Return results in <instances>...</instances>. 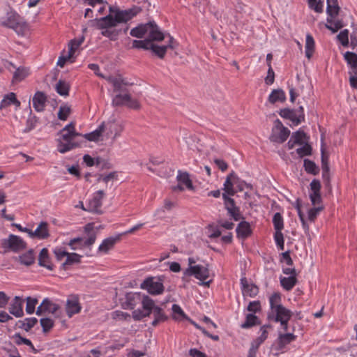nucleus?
Instances as JSON below:
<instances>
[{"label":"nucleus","mask_w":357,"mask_h":357,"mask_svg":"<svg viewBox=\"0 0 357 357\" xmlns=\"http://www.w3.org/2000/svg\"><path fill=\"white\" fill-rule=\"evenodd\" d=\"M109 14L105 17L96 18V27L102 30L101 34L111 40L118 38L121 29H116L119 24L126 23L142 11L139 7L135 6L127 10H120L116 7L109 6Z\"/></svg>","instance_id":"f257e3e1"},{"label":"nucleus","mask_w":357,"mask_h":357,"mask_svg":"<svg viewBox=\"0 0 357 357\" xmlns=\"http://www.w3.org/2000/svg\"><path fill=\"white\" fill-rule=\"evenodd\" d=\"M61 139L59 140L58 151L64 153L77 147H79L82 141L77 139L78 137L82 136L75 131V124L71 122L66 125L59 132Z\"/></svg>","instance_id":"f03ea898"},{"label":"nucleus","mask_w":357,"mask_h":357,"mask_svg":"<svg viewBox=\"0 0 357 357\" xmlns=\"http://www.w3.org/2000/svg\"><path fill=\"white\" fill-rule=\"evenodd\" d=\"M130 36L137 38H142L145 36L151 38L152 40H165V34L163 33L155 22H149L146 24H141L132 29Z\"/></svg>","instance_id":"7ed1b4c3"},{"label":"nucleus","mask_w":357,"mask_h":357,"mask_svg":"<svg viewBox=\"0 0 357 357\" xmlns=\"http://www.w3.org/2000/svg\"><path fill=\"white\" fill-rule=\"evenodd\" d=\"M1 24L13 29L19 35H23L27 29L26 22L15 12L8 13L6 19L1 21Z\"/></svg>","instance_id":"20e7f679"},{"label":"nucleus","mask_w":357,"mask_h":357,"mask_svg":"<svg viewBox=\"0 0 357 357\" xmlns=\"http://www.w3.org/2000/svg\"><path fill=\"white\" fill-rule=\"evenodd\" d=\"M100 125L103 131V136L107 139H111L112 144L114 142L117 137L121 136L124 130L123 123L115 120L102 122Z\"/></svg>","instance_id":"39448f33"},{"label":"nucleus","mask_w":357,"mask_h":357,"mask_svg":"<svg viewBox=\"0 0 357 357\" xmlns=\"http://www.w3.org/2000/svg\"><path fill=\"white\" fill-rule=\"evenodd\" d=\"M1 247L5 249V252L9 250L18 252L26 248V243L20 236L10 234L8 238L1 240Z\"/></svg>","instance_id":"423d86ee"},{"label":"nucleus","mask_w":357,"mask_h":357,"mask_svg":"<svg viewBox=\"0 0 357 357\" xmlns=\"http://www.w3.org/2000/svg\"><path fill=\"white\" fill-rule=\"evenodd\" d=\"M112 105L116 107L126 105L128 108L133 109H139L140 108V104L138 100L132 98L128 91L116 94L112 99Z\"/></svg>","instance_id":"0eeeda50"},{"label":"nucleus","mask_w":357,"mask_h":357,"mask_svg":"<svg viewBox=\"0 0 357 357\" xmlns=\"http://www.w3.org/2000/svg\"><path fill=\"white\" fill-rule=\"evenodd\" d=\"M289 135L290 130L284 127L279 119H276L274 121L270 140L273 142L282 144L287 139Z\"/></svg>","instance_id":"6e6552de"},{"label":"nucleus","mask_w":357,"mask_h":357,"mask_svg":"<svg viewBox=\"0 0 357 357\" xmlns=\"http://www.w3.org/2000/svg\"><path fill=\"white\" fill-rule=\"evenodd\" d=\"M279 114L281 117L290 120L295 126H298L305 121L304 109L302 106L296 109H282L279 112Z\"/></svg>","instance_id":"1a4fd4ad"},{"label":"nucleus","mask_w":357,"mask_h":357,"mask_svg":"<svg viewBox=\"0 0 357 357\" xmlns=\"http://www.w3.org/2000/svg\"><path fill=\"white\" fill-rule=\"evenodd\" d=\"M140 288L146 289L152 295L160 294L164 291V286L160 278L149 277L140 284Z\"/></svg>","instance_id":"9d476101"},{"label":"nucleus","mask_w":357,"mask_h":357,"mask_svg":"<svg viewBox=\"0 0 357 357\" xmlns=\"http://www.w3.org/2000/svg\"><path fill=\"white\" fill-rule=\"evenodd\" d=\"M165 38L167 39L166 41V45H158L155 44L154 42H151L149 46V50L160 59H163L165 57L167 49L169 48L174 50L177 46L176 42L169 34L165 35Z\"/></svg>","instance_id":"9b49d317"},{"label":"nucleus","mask_w":357,"mask_h":357,"mask_svg":"<svg viewBox=\"0 0 357 357\" xmlns=\"http://www.w3.org/2000/svg\"><path fill=\"white\" fill-rule=\"evenodd\" d=\"M185 273L194 275L197 279L202 281V284L208 287L211 280L205 282L209 278V269L208 266L202 265H195L190 266L185 271Z\"/></svg>","instance_id":"f8f14e48"},{"label":"nucleus","mask_w":357,"mask_h":357,"mask_svg":"<svg viewBox=\"0 0 357 357\" xmlns=\"http://www.w3.org/2000/svg\"><path fill=\"white\" fill-rule=\"evenodd\" d=\"M142 305L143 310H135L132 313V318L135 321H140L151 314V307H153V299L148 296L143 295Z\"/></svg>","instance_id":"ddd939ff"},{"label":"nucleus","mask_w":357,"mask_h":357,"mask_svg":"<svg viewBox=\"0 0 357 357\" xmlns=\"http://www.w3.org/2000/svg\"><path fill=\"white\" fill-rule=\"evenodd\" d=\"M105 193L102 190H99L93 194V197L89 200L86 205V211L97 214L102 213L101 210L102 200L104 198Z\"/></svg>","instance_id":"4468645a"},{"label":"nucleus","mask_w":357,"mask_h":357,"mask_svg":"<svg viewBox=\"0 0 357 357\" xmlns=\"http://www.w3.org/2000/svg\"><path fill=\"white\" fill-rule=\"evenodd\" d=\"M105 79L112 85L114 92L116 94L128 91L126 86L132 84L127 82L121 75L107 76Z\"/></svg>","instance_id":"2eb2a0df"},{"label":"nucleus","mask_w":357,"mask_h":357,"mask_svg":"<svg viewBox=\"0 0 357 357\" xmlns=\"http://www.w3.org/2000/svg\"><path fill=\"white\" fill-rule=\"evenodd\" d=\"M291 316L292 312L282 306L278 307L274 311H270L268 314V319L278 323L284 320H289Z\"/></svg>","instance_id":"dca6fc26"},{"label":"nucleus","mask_w":357,"mask_h":357,"mask_svg":"<svg viewBox=\"0 0 357 357\" xmlns=\"http://www.w3.org/2000/svg\"><path fill=\"white\" fill-rule=\"evenodd\" d=\"M222 198L224 199L225 208L229 215L231 216L234 220H239L241 218V213L239 208L235 206L234 199L228 197L225 193L222 194Z\"/></svg>","instance_id":"f3484780"},{"label":"nucleus","mask_w":357,"mask_h":357,"mask_svg":"<svg viewBox=\"0 0 357 357\" xmlns=\"http://www.w3.org/2000/svg\"><path fill=\"white\" fill-rule=\"evenodd\" d=\"M143 296L140 293H127L125 296V300L122 303V306L124 309L132 310L135 306L142 303Z\"/></svg>","instance_id":"a211bd4d"},{"label":"nucleus","mask_w":357,"mask_h":357,"mask_svg":"<svg viewBox=\"0 0 357 357\" xmlns=\"http://www.w3.org/2000/svg\"><path fill=\"white\" fill-rule=\"evenodd\" d=\"M81 308L82 307L77 296H71L68 298L66 305V311L69 317H72L74 314L79 313Z\"/></svg>","instance_id":"6ab92c4d"},{"label":"nucleus","mask_w":357,"mask_h":357,"mask_svg":"<svg viewBox=\"0 0 357 357\" xmlns=\"http://www.w3.org/2000/svg\"><path fill=\"white\" fill-rule=\"evenodd\" d=\"M151 314L153 316V321L151 322V325L153 327L157 326L160 323L164 322L167 319V315L165 314L164 310L159 306L155 304L153 301V307H151Z\"/></svg>","instance_id":"aec40b11"},{"label":"nucleus","mask_w":357,"mask_h":357,"mask_svg":"<svg viewBox=\"0 0 357 357\" xmlns=\"http://www.w3.org/2000/svg\"><path fill=\"white\" fill-rule=\"evenodd\" d=\"M9 312L16 317L24 315L23 300L20 296H15L9 306Z\"/></svg>","instance_id":"412c9836"},{"label":"nucleus","mask_w":357,"mask_h":357,"mask_svg":"<svg viewBox=\"0 0 357 357\" xmlns=\"http://www.w3.org/2000/svg\"><path fill=\"white\" fill-rule=\"evenodd\" d=\"M296 336L291 333H287L284 334H279L277 339L276 349L278 351L283 352V350L286 345L289 344L291 342L294 341Z\"/></svg>","instance_id":"4be33fe9"},{"label":"nucleus","mask_w":357,"mask_h":357,"mask_svg":"<svg viewBox=\"0 0 357 357\" xmlns=\"http://www.w3.org/2000/svg\"><path fill=\"white\" fill-rule=\"evenodd\" d=\"M236 180L238 181V176L234 174V172H231L226 178L224 183L223 190L225 191L227 195L233 196L236 193V190L234 188Z\"/></svg>","instance_id":"5701e85b"},{"label":"nucleus","mask_w":357,"mask_h":357,"mask_svg":"<svg viewBox=\"0 0 357 357\" xmlns=\"http://www.w3.org/2000/svg\"><path fill=\"white\" fill-rule=\"evenodd\" d=\"M11 105H14L16 108L20 107V102L17 99L16 94L13 92L5 95L0 102V110H2Z\"/></svg>","instance_id":"b1692460"},{"label":"nucleus","mask_w":357,"mask_h":357,"mask_svg":"<svg viewBox=\"0 0 357 357\" xmlns=\"http://www.w3.org/2000/svg\"><path fill=\"white\" fill-rule=\"evenodd\" d=\"M38 265L46 268L50 271L54 270V265L51 261L48 250L45 248H43L38 256Z\"/></svg>","instance_id":"393cba45"},{"label":"nucleus","mask_w":357,"mask_h":357,"mask_svg":"<svg viewBox=\"0 0 357 357\" xmlns=\"http://www.w3.org/2000/svg\"><path fill=\"white\" fill-rule=\"evenodd\" d=\"M47 97L43 92L37 91L33 97V107L37 112L45 109Z\"/></svg>","instance_id":"a878e982"},{"label":"nucleus","mask_w":357,"mask_h":357,"mask_svg":"<svg viewBox=\"0 0 357 357\" xmlns=\"http://www.w3.org/2000/svg\"><path fill=\"white\" fill-rule=\"evenodd\" d=\"M15 261H18L21 264L29 266L35 262V255L33 250L31 249L26 252L14 258Z\"/></svg>","instance_id":"bb28decb"},{"label":"nucleus","mask_w":357,"mask_h":357,"mask_svg":"<svg viewBox=\"0 0 357 357\" xmlns=\"http://www.w3.org/2000/svg\"><path fill=\"white\" fill-rule=\"evenodd\" d=\"M81 258L82 256L77 253L68 252L66 261L61 264V268L64 271L68 270L69 268V266L74 264H79L81 262Z\"/></svg>","instance_id":"cd10ccee"},{"label":"nucleus","mask_w":357,"mask_h":357,"mask_svg":"<svg viewBox=\"0 0 357 357\" xmlns=\"http://www.w3.org/2000/svg\"><path fill=\"white\" fill-rule=\"evenodd\" d=\"M120 237H109L103 240L102 243L100 245L98 248V251L103 253H107L109 250L112 249L114 245L119 241Z\"/></svg>","instance_id":"c85d7f7f"},{"label":"nucleus","mask_w":357,"mask_h":357,"mask_svg":"<svg viewBox=\"0 0 357 357\" xmlns=\"http://www.w3.org/2000/svg\"><path fill=\"white\" fill-rule=\"evenodd\" d=\"M237 236L241 238H248L252 233L250 225L246 221L241 222L236 227Z\"/></svg>","instance_id":"c756f323"},{"label":"nucleus","mask_w":357,"mask_h":357,"mask_svg":"<svg viewBox=\"0 0 357 357\" xmlns=\"http://www.w3.org/2000/svg\"><path fill=\"white\" fill-rule=\"evenodd\" d=\"M84 231L87 234L88 238L84 241V246H91L96 239V232L93 229V225L89 223L84 227Z\"/></svg>","instance_id":"7c9ffc66"},{"label":"nucleus","mask_w":357,"mask_h":357,"mask_svg":"<svg viewBox=\"0 0 357 357\" xmlns=\"http://www.w3.org/2000/svg\"><path fill=\"white\" fill-rule=\"evenodd\" d=\"M35 238L38 239L47 238L49 236L48 224L46 222H41L38 227L33 231Z\"/></svg>","instance_id":"2f4dec72"},{"label":"nucleus","mask_w":357,"mask_h":357,"mask_svg":"<svg viewBox=\"0 0 357 357\" xmlns=\"http://www.w3.org/2000/svg\"><path fill=\"white\" fill-rule=\"evenodd\" d=\"M286 100V96L284 91L281 89H274L268 96V101L275 104L277 102H283Z\"/></svg>","instance_id":"473e14b6"},{"label":"nucleus","mask_w":357,"mask_h":357,"mask_svg":"<svg viewBox=\"0 0 357 357\" xmlns=\"http://www.w3.org/2000/svg\"><path fill=\"white\" fill-rule=\"evenodd\" d=\"M280 282L284 289L286 291H290L296 284L298 280L296 277L291 275L289 277H280Z\"/></svg>","instance_id":"72a5a7b5"},{"label":"nucleus","mask_w":357,"mask_h":357,"mask_svg":"<svg viewBox=\"0 0 357 357\" xmlns=\"http://www.w3.org/2000/svg\"><path fill=\"white\" fill-rule=\"evenodd\" d=\"M103 131L102 129L101 128V125H100L98 128L94 131L90 133L82 135L81 137L90 142H98L100 139L103 140L102 138L101 139V137H103Z\"/></svg>","instance_id":"f704fd0d"},{"label":"nucleus","mask_w":357,"mask_h":357,"mask_svg":"<svg viewBox=\"0 0 357 357\" xmlns=\"http://www.w3.org/2000/svg\"><path fill=\"white\" fill-rule=\"evenodd\" d=\"M162 40H152L151 38H146L144 40H132V47L134 49H143L149 50V46L151 42L162 41Z\"/></svg>","instance_id":"c9c22d12"},{"label":"nucleus","mask_w":357,"mask_h":357,"mask_svg":"<svg viewBox=\"0 0 357 357\" xmlns=\"http://www.w3.org/2000/svg\"><path fill=\"white\" fill-rule=\"evenodd\" d=\"M177 180L180 184L184 185L188 189H193L192 183L190 179V176L188 172H182L181 171H178Z\"/></svg>","instance_id":"e433bc0d"},{"label":"nucleus","mask_w":357,"mask_h":357,"mask_svg":"<svg viewBox=\"0 0 357 357\" xmlns=\"http://www.w3.org/2000/svg\"><path fill=\"white\" fill-rule=\"evenodd\" d=\"M38 322V319L35 317L26 318L24 320L18 321L19 328L26 331H29Z\"/></svg>","instance_id":"4c0bfd02"},{"label":"nucleus","mask_w":357,"mask_h":357,"mask_svg":"<svg viewBox=\"0 0 357 357\" xmlns=\"http://www.w3.org/2000/svg\"><path fill=\"white\" fill-rule=\"evenodd\" d=\"M56 92L63 96H68L70 90V84L65 80L59 79L55 85Z\"/></svg>","instance_id":"58836bf2"},{"label":"nucleus","mask_w":357,"mask_h":357,"mask_svg":"<svg viewBox=\"0 0 357 357\" xmlns=\"http://www.w3.org/2000/svg\"><path fill=\"white\" fill-rule=\"evenodd\" d=\"M327 8L326 12L329 17H335L337 15L340 7L337 4V0H326Z\"/></svg>","instance_id":"ea45409f"},{"label":"nucleus","mask_w":357,"mask_h":357,"mask_svg":"<svg viewBox=\"0 0 357 357\" xmlns=\"http://www.w3.org/2000/svg\"><path fill=\"white\" fill-rule=\"evenodd\" d=\"M13 339L15 340V342L16 344H26V346H29L30 347V349L34 354L38 353V351L34 347L31 340L27 338L22 337L20 333L15 334L13 336Z\"/></svg>","instance_id":"a19ab883"},{"label":"nucleus","mask_w":357,"mask_h":357,"mask_svg":"<svg viewBox=\"0 0 357 357\" xmlns=\"http://www.w3.org/2000/svg\"><path fill=\"white\" fill-rule=\"evenodd\" d=\"M42 303L45 312L54 314L60 309L58 304L53 303L49 298H45Z\"/></svg>","instance_id":"79ce46f5"},{"label":"nucleus","mask_w":357,"mask_h":357,"mask_svg":"<svg viewBox=\"0 0 357 357\" xmlns=\"http://www.w3.org/2000/svg\"><path fill=\"white\" fill-rule=\"evenodd\" d=\"M84 40V37L82 36L78 39L71 40L68 44L69 51H68V58H71L75 51L79 48V47L82 44Z\"/></svg>","instance_id":"37998d69"},{"label":"nucleus","mask_w":357,"mask_h":357,"mask_svg":"<svg viewBox=\"0 0 357 357\" xmlns=\"http://www.w3.org/2000/svg\"><path fill=\"white\" fill-rule=\"evenodd\" d=\"M314 49V40L310 34L306 36L305 41V56L307 58L310 59L313 54Z\"/></svg>","instance_id":"c03bdc74"},{"label":"nucleus","mask_w":357,"mask_h":357,"mask_svg":"<svg viewBox=\"0 0 357 357\" xmlns=\"http://www.w3.org/2000/svg\"><path fill=\"white\" fill-rule=\"evenodd\" d=\"M258 324H259V322H258L257 317L251 313L246 315L245 321L241 324V327L242 328H249Z\"/></svg>","instance_id":"a18cd8bd"},{"label":"nucleus","mask_w":357,"mask_h":357,"mask_svg":"<svg viewBox=\"0 0 357 357\" xmlns=\"http://www.w3.org/2000/svg\"><path fill=\"white\" fill-rule=\"evenodd\" d=\"M344 58L351 68L357 71V54L351 52H347Z\"/></svg>","instance_id":"49530a36"},{"label":"nucleus","mask_w":357,"mask_h":357,"mask_svg":"<svg viewBox=\"0 0 357 357\" xmlns=\"http://www.w3.org/2000/svg\"><path fill=\"white\" fill-rule=\"evenodd\" d=\"M269 303L271 307L270 311H274V310L277 309L278 307L283 306L281 304V295L278 292H275L269 298Z\"/></svg>","instance_id":"de8ad7c7"},{"label":"nucleus","mask_w":357,"mask_h":357,"mask_svg":"<svg viewBox=\"0 0 357 357\" xmlns=\"http://www.w3.org/2000/svg\"><path fill=\"white\" fill-rule=\"evenodd\" d=\"M332 18L333 17L329 16L328 17L326 27L331 30L333 33H335L343 26V24L340 20L333 22Z\"/></svg>","instance_id":"09e8293b"},{"label":"nucleus","mask_w":357,"mask_h":357,"mask_svg":"<svg viewBox=\"0 0 357 357\" xmlns=\"http://www.w3.org/2000/svg\"><path fill=\"white\" fill-rule=\"evenodd\" d=\"M322 144L321 147V169L322 172H329V165H328V156L326 155L325 151V147L324 144V139H321Z\"/></svg>","instance_id":"8fccbe9b"},{"label":"nucleus","mask_w":357,"mask_h":357,"mask_svg":"<svg viewBox=\"0 0 357 357\" xmlns=\"http://www.w3.org/2000/svg\"><path fill=\"white\" fill-rule=\"evenodd\" d=\"M304 167L305 170L309 173L312 174L313 175H317L319 173V167L316 165V164L308 159L304 160Z\"/></svg>","instance_id":"3c124183"},{"label":"nucleus","mask_w":357,"mask_h":357,"mask_svg":"<svg viewBox=\"0 0 357 357\" xmlns=\"http://www.w3.org/2000/svg\"><path fill=\"white\" fill-rule=\"evenodd\" d=\"M273 223L275 231H282L284 228V221L282 215L276 213L273 218Z\"/></svg>","instance_id":"603ef678"},{"label":"nucleus","mask_w":357,"mask_h":357,"mask_svg":"<svg viewBox=\"0 0 357 357\" xmlns=\"http://www.w3.org/2000/svg\"><path fill=\"white\" fill-rule=\"evenodd\" d=\"M29 70L25 68H18L13 75V80L20 82L29 75Z\"/></svg>","instance_id":"864d4df0"},{"label":"nucleus","mask_w":357,"mask_h":357,"mask_svg":"<svg viewBox=\"0 0 357 357\" xmlns=\"http://www.w3.org/2000/svg\"><path fill=\"white\" fill-rule=\"evenodd\" d=\"M71 109L70 107L67 105H62L60 106L59 112H58V118L60 120L66 121L69 114H70Z\"/></svg>","instance_id":"5fc2aeb1"},{"label":"nucleus","mask_w":357,"mask_h":357,"mask_svg":"<svg viewBox=\"0 0 357 357\" xmlns=\"http://www.w3.org/2000/svg\"><path fill=\"white\" fill-rule=\"evenodd\" d=\"M244 296L254 297L258 294V288L255 284H250L246 286L245 289H242Z\"/></svg>","instance_id":"6e6d98bb"},{"label":"nucleus","mask_w":357,"mask_h":357,"mask_svg":"<svg viewBox=\"0 0 357 357\" xmlns=\"http://www.w3.org/2000/svg\"><path fill=\"white\" fill-rule=\"evenodd\" d=\"M309 7L314 10L317 13H322L323 12V3L324 0H307Z\"/></svg>","instance_id":"4d7b16f0"},{"label":"nucleus","mask_w":357,"mask_h":357,"mask_svg":"<svg viewBox=\"0 0 357 357\" xmlns=\"http://www.w3.org/2000/svg\"><path fill=\"white\" fill-rule=\"evenodd\" d=\"M337 38L344 47L349 46V31L347 29L341 31L337 36Z\"/></svg>","instance_id":"13d9d810"},{"label":"nucleus","mask_w":357,"mask_h":357,"mask_svg":"<svg viewBox=\"0 0 357 357\" xmlns=\"http://www.w3.org/2000/svg\"><path fill=\"white\" fill-rule=\"evenodd\" d=\"M117 176L118 175H117V172H110V173H109L107 175L100 174V175L98 176L97 181L98 182L102 181L106 185H107L108 183L110 181H112L114 179H116L117 178Z\"/></svg>","instance_id":"bf43d9fd"},{"label":"nucleus","mask_w":357,"mask_h":357,"mask_svg":"<svg viewBox=\"0 0 357 357\" xmlns=\"http://www.w3.org/2000/svg\"><path fill=\"white\" fill-rule=\"evenodd\" d=\"M38 303V300L36 298H33L31 297L26 298V312L27 314H33L35 310V307L36 304Z\"/></svg>","instance_id":"052dcab7"},{"label":"nucleus","mask_w":357,"mask_h":357,"mask_svg":"<svg viewBox=\"0 0 357 357\" xmlns=\"http://www.w3.org/2000/svg\"><path fill=\"white\" fill-rule=\"evenodd\" d=\"M274 239L279 249L283 250L284 248V241L282 231H278L275 232Z\"/></svg>","instance_id":"680f3d73"},{"label":"nucleus","mask_w":357,"mask_h":357,"mask_svg":"<svg viewBox=\"0 0 357 357\" xmlns=\"http://www.w3.org/2000/svg\"><path fill=\"white\" fill-rule=\"evenodd\" d=\"M43 332L49 331L54 326V321L50 318H42L40 320Z\"/></svg>","instance_id":"e2e57ef3"},{"label":"nucleus","mask_w":357,"mask_h":357,"mask_svg":"<svg viewBox=\"0 0 357 357\" xmlns=\"http://www.w3.org/2000/svg\"><path fill=\"white\" fill-rule=\"evenodd\" d=\"M296 153L301 158L305 155H310L312 153V147L310 144H305L302 147L296 149Z\"/></svg>","instance_id":"0e129e2a"},{"label":"nucleus","mask_w":357,"mask_h":357,"mask_svg":"<svg viewBox=\"0 0 357 357\" xmlns=\"http://www.w3.org/2000/svg\"><path fill=\"white\" fill-rule=\"evenodd\" d=\"M37 123V118L35 116H30L28 117L26 122V128L24 130V132H29L31 130H33L36 125Z\"/></svg>","instance_id":"69168bd1"},{"label":"nucleus","mask_w":357,"mask_h":357,"mask_svg":"<svg viewBox=\"0 0 357 357\" xmlns=\"http://www.w3.org/2000/svg\"><path fill=\"white\" fill-rule=\"evenodd\" d=\"M306 134L304 132V131L302 130H298L295 132H294L291 135V138L298 144H303V139L305 138Z\"/></svg>","instance_id":"338daca9"},{"label":"nucleus","mask_w":357,"mask_h":357,"mask_svg":"<svg viewBox=\"0 0 357 357\" xmlns=\"http://www.w3.org/2000/svg\"><path fill=\"white\" fill-rule=\"evenodd\" d=\"M324 209V207L322 206H314L310 209L308 210V219L310 220V221H314L318 213L322 211Z\"/></svg>","instance_id":"774afa93"}]
</instances>
